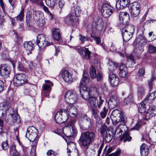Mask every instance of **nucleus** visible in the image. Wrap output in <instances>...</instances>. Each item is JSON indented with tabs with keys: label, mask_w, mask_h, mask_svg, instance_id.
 I'll return each mask as SVG.
<instances>
[{
	"label": "nucleus",
	"mask_w": 156,
	"mask_h": 156,
	"mask_svg": "<svg viewBox=\"0 0 156 156\" xmlns=\"http://www.w3.org/2000/svg\"><path fill=\"white\" fill-rule=\"evenodd\" d=\"M75 122V120L74 119H70L68 121V125L62 129V131L66 136L65 139L67 143L68 148L70 147L71 145H74V143L71 141L70 138H74L77 135V130L74 126Z\"/></svg>",
	"instance_id": "obj_1"
},
{
	"label": "nucleus",
	"mask_w": 156,
	"mask_h": 156,
	"mask_svg": "<svg viewBox=\"0 0 156 156\" xmlns=\"http://www.w3.org/2000/svg\"><path fill=\"white\" fill-rule=\"evenodd\" d=\"M90 79L86 71H84L82 80L79 86L80 95L85 100H88L92 96L90 92L86 86L89 82Z\"/></svg>",
	"instance_id": "obj_2"
},
{
	"label": "nucleus",
	"mask_w": 156,
	"mask_h": 156,
	"mask_svg": "<svg viewBox=\"0 0 156 156\" xmlns=\"http://www.w3.org/2000/svg\"><path fill=\"white\" fill-rule=\"evenodd\" d=\"M95 138L94 133L91 132L87 131L82 133L79 139V143L83 148L87 149L90 144L94 142Z\"/></svg>",
	"instance_id": "obj_3"
},
{
	"label": "nucleus",
	"mask_w": 156,
	"mask_h": 156,
	"mask_svg": "<svg viewBox=\"0 0 156 156\" xmlns=\"http://www.w3.org/2000/svg\"><path fill=\"white\" fill-rule=\"evenodd\" d=\"M91 92H93L94 96H92L88 100L89 105L91 107H98V108H100L102 107L104 100L102 99L101 96L99 97L98 100L96 98V96L98 94V92L97 88H94Z\"/></svg>",
	"instance_id": "obj_4"
},
{
	"label": "nucleus",
	"mask_w": 156,
	"mask_h": 156,
	"mask_svg": "<svg viewBox=\"0 0 156 156\" xmlns=\"http://www.w3.org/2000/svg\"><path fill=\"white\" fill-rule=\"evenodd\" d=\"M65 109L63 110L64 112L66 114L67 118V119L68 121L70 119H75V117L77 114V111L76 108L73 105V104H67Z\"/></svg>",
	"instance_id": "obj_5"
},
{
	"label": "nucleus",
	"mask_w": 156,
	"mask_h": 156,
	"mask_svg": "<svg viewBox=\"0 0 156 156\" xmlns=\"http://www.w3.org/2000/svg\"><path fill=\"white\" fill-rule=\"evenodd\" d=\"M36 43L39 48H44L51 45L52 43L50 42L48 37H45L42 34L38 35L37 38Z\"/></svg>",
	"instance_id": "obj_6"
},
{
	"label": "nucleus",
	"mask_w": 156,
	"mask_h": 156,
	"mask_svg": "<svg viewBox=\"0 0 156 156\" xmlns=\"http://www.w3.org/2000/svg\"><path fill=\"white\" fill-rule=\"evenodd\" d=\"M147 42L145 37L143 36H138L134 41L135 44H136V48L135 50L136 52L140 53L143 51L142 46L146 45Z\"/></svg>",
	"instance_id": "obj_7"
},
{
	"label": "nucleus",
	"mask_w": 156,
	"mask_h": 156,
	"mask_svg": "<svg viewBox=\"0 0 156 156\" xmlns=\"http://www.w3.org/2000/svg\"><path fill=\"white\" fill-rule=\"evenodd\" d=\"M27 80L25 74H18L15 75L13 80V84L15 86H19L27 83Z\"/></svg>",
	"instance_id": "obj_8"
},
{
	"label": "nucleus",
	"mask_w": 156,
	"mask_h": 156,
	"mask_svg": "<svg viewBox=\"0 0 156 156\" xmlns=\"http://www.w3.org/2000/svg\"><path fill=\"white\" fill-rule=\"evenodd\" d=\"M65 100L68 104H73L77 99L76 92L74 90H69L66 92L65 94Z\"/></svg>",
	"instance_id": "obj_9"
},
{
	"label": "nucleus",
	"mask_w": 156,
	"mask_h": 156,
	"mask_svg": "<svg viewBox=\"0 0 156 156\" xmlns=\"http://www.w3.org/2000/svg\"><path fill=\"white\" fill-rule=\"evenodd\" d=\"M37 129L33 126L29 127L27 129L25 136L30 141H33L37 135Z\"/></svg>",
	"instance_id": "obj_10"
},
{
	"label": "nucleus",
	"mask_w": 156,
	"mask_h": 156,
	"mask_svg": "<svg viewBox=\"0 0 156 156\" xmlns=\"http://www.w3.org/2000/svg\"><path fill=\"white\" fill-rule=\"evenodd\" d=\"M120 121L123 124L119 125L115 131V134L117 136V137L122 135V133L123 132V129L126 128L125 124L127 121V118L124 116L122 114V116H120Z\"/></svg>",
	"instance_id": "obj_11"
},
{
	"label": "nucleus",
	"mask_w": 156,
	"mask_h": 156,
	"mask_svg": "<svg viewBox=\"0 0 156 156\" xmlns=\"http://www.w3.org/2000/svg\"><path fill=\"white\" fill-rule=\"evenodd\" d=\"M113 8L106 4H103L101 8V12L103 16L107 18L109 17L114 12Z\"/></svg>",
	"instance_id": "obj_12"
},
{
	"label": "nucleus",
	"mask_w": 156,
	"mask_h": 156,
	"mask_svg": "<svg viewBox=\"0 0 156 156\" xmlns=\"http://www.w3.org/2000/svg\"><path fill=\"white\" fill-rule=\"evenodd\" d=\"M33 15L34 19L37 21V24L39 26L43 27L45 23V21L43 13L36 11L33 10Z\"/></svg>",
	"instance_id": "obj_13"
},
{
	"label": "nucleus",
	"mask_w": 156,
	"mask_h": 156,
	"mask_svg": "<svg viewBox=\"0 0 156 156\" xmlns=\"http://www.w3.org/2000/svg\"><path fill=\"white\" fill-rule=\"evenodd\" d=\"M140 9V3L137 2H134L130 5L129 11L133 16L136 17L139 14Z\"/></svg>",
	"instance_id": "obj_14"
},
{
	"label": "nucleus",
	"mask_w": 156,
	"mask_h": 156,
	"mask_svg": "<svg viewBox=\"0 0 156 156\" xmlns=\"http://www.w3.org/2000/svg\"><path fill=\"white\" fill-rule=\"evenodd\" d=\"M104 23L103 20L100 17H98L95 21L94 24L92 25V31L94 32L95 31H100L103 27Z\"/></svg>",
	"instance_id": "obj_15"
},
{
	"label": "nucleus",
	"mask_w": 156,
	"mask_h": 156,
	"mask_svg": "<svg viewBox=\"0 0 156 156\" xmlns=\"http://www.w3.org/2000/svg\"><path fill=\"white\" fill-rule=\"evenodd\" d=\"M122 114V112L118 109L114 110L112 112L111 119L113 124H116L120 122V117Z\"/></svg>",
	"instance_id": "obj_16"
},
{
	"label": "nucleus",
	"mask_w": 156,
	"mask_h": 156,
	"mask_svg": "<svg viewBox=\"0 0 156 156\" xmlns=\"http://www.w3.org/2000/svg\"><path fill=\"white\" fill-rule=\"evenodd\" d=\"M0 75L4 78L8 77L10 73V70L9 67L6 65H0Z\"/></svg>",
	"instance_id": "obj_17"
},
{
	"label": "nucleus",
	"mask_w": 156,
	"mask_h": 156,
	"mask_svg": "<svg viewBox=\"0 0 156 156\" xmlns=\"http://www.w3.org/2000/svg\"><path fill=\"white\" fill-rule=\"evenodd\" d=\"M119 20L120 23L123 25L129 23V18L126 12H121L119 14Z\"/></svg>",
	"instance_id": "obj_18"
},
{
	"label": "nucleus",
	"mask_w": 156,
	"mask_h": 156,
	"mask_svg": "<svg viewBox=\"0 0 156 156\" xmlns=\"http://www.w3.org/2000/svg\"><path fill=\"white\" fill-rule=\"evenodd\" d=\"M61 73L62 76L66 82L71 83L73 81L72 75L68 71L66 70H62Z\"/></svg>",
	"instance_id": "obj_19"
},
{
	"label": "nucleus",
	"mask_w": 156,
	"mask_h": 156,
	"mask_svg": "<svg viewBox=\"0 0 156 156\" xmlns=\"http://www.w3.org/2000/svg\"><path fill=\"white\" fill-rule=\"evenodd\" d=\"M156 115V106L151 105L148 109L147 112H146L145 120L149 119L150 117H152Z\"/></svg>",
	"instance_id": "obj_20"
},
{
	"label": "nucleus",
	"mask_w": 156,
	"mask_h": 156,
	"mask_svg": "<svg viewBox=\"0 0 156 156\" xmlns=\"http://www.w3.org/2000/svg\"><path fill=\"white\" fill-rule=\"evenodd\" d=\"M74 49L77 51L81 55L84 56V52L86 57L90 58L91 52L89 50L88 48H85L83 50L80 47H75Z\"/></svg>",
	"instance_id": "obj_21"
},
{
	"label": "nucleus",
	"mask_w": 156,
	"mask_h": 156,
	"mask_svg": "<svg viewBox=\"0 0 156 156\" xmlns=\"http://www.w3.org/2000/svg\"><path fill=\"white\" fill-rule=\"evenodd\" d=\"M109 79L111 86L113 87H117L119 84V78L114 73L109 74Z\"/></svg>",
	"instance_id": "obj_22"
},
{
	"label": "nucleus",
	"mask_w": 156,
	"mask_h": 156,
	"mask_svg": "<svg viewBox=\"0 0 156 156\" xmlns=\"http://www.w3.org/2000/svg\"><path fill=\"white\" fill-rule=\"evenodd\" d=\"M129 3V0H118L116 4L117 9L120 10L127 7Z\"/></svg>",
	"instance_id": "obj_23"
},
{
	"label": "nucleus",
	"mask_w": 156,
	"mask_h": 156,
	"mask_svg": "<svg viewBox=\"0 0 156 156\" xmlns=\"http://www.w3.org/2000/svg\"><path fill=\"white\" fill-rule=\"evenodd\" d=\"M63 111L62 109H60L55 114V121L56 122L58 123H62L65 122L66 120H64L62 117V113Z\"/></svg>",
	"instance_id": "obj_24"
},
{
	"label": "nucleus",
	"mask_w": 156,
	"mask_h": 156,
	"mask_svg": "<svg viewBox=\"0 0 156 156\" xmlns=\"http://www.w3.org/2000/svg\"><path fill=\"white\" fill-rule=\"evenodd\" d=\"M115 135L117 138H118L119 137H120V140L123 141L124 142H125L127 141H129L131 140L132 139V137L129 136V133L128 132H125V133H123V135H122V134L120 136L118 137L117 136H116L115 134Z\"/></svg>",
	"instance_id": "obj_25"
},
{
	"label": "nucleus",
	"mask_w": 156,
	"mask_h": 156,
	"mask_svg": "<svg viewBox=\"0 0 156 156\" xmlns=\"http://www.w3.org/2000/svg\"><path fill=\"white\" fill-rule=\"evenodd\" d=\"M33 44L31 41H26L24 42V47L27 51H28L27 52L28 55L31 53V51L33 48Z\"/></svg>",
	"instance_id": "obj_26"
},
{
	"label": "nucleus",
	"mask_w": 156,
	"mask_h": 156,
	"mask_svg": "<svg viewBox=\"0 0 156 156\" xmlns=\"http://www.w3.org/2000/svg\"><path fill=\"white\" fill-rule=\"evenodd\" d=\"M122 33L123 40L127 42L129 41L132 37L133 34L127 32V30L125 29H122Z\"/></svg>",
	"instance_id": "obj_27"
},
{
	"label": "nucleus",
	"mask_w": 156,
	"mask_h": 156,
	"mask_svg": "<svg viewBox=\"0 0 156 156\" xmlns=\"http://www.w3.org/2000/svg\"><path fill=\"white\" fill-rule=\"evenodd\" d=\"M108 70L110 73L109 74L113 73V72L118 67V64L111 60L109 61L108 64Z\"/></svg>",
	"instance_id": "obj_28"
},
{
	"label": "nucleus",
	"mask_w": 156,
	"mask_h": 156,
	"mask_svg": "<svg viewBox=\"0 0 156 156\" xmlns=\"http://www.w3.org/2000/svg\"><path fill=\"white\" fill-rule=\"evenodd\" d=\"M52 33L53 37L56 40L58 41L61 38V34L58 29H54Z\"/></svg>",
	"instance_id": "obj_29"
},
{
	"label": "nucleus",
	"mask_w": 156,
	"mask_h": 156,
	"mask_svg": "<svg viewBox=\"0 0 156 156\" xmlns=\"http://www.w3.org/2000/svg\"><path fill=\"white\" fill-rule=\"evenodd\" d=\"M0 109L3 111V112L2 113V115L5 113L6 114L8 112H9V110H12V108L9 107L6 103H3L1 104Z\"/></svg>",
	"instance_id": "obj_30"
},
{
	"label": "nucleus",
	"mask_w": 156,
	"mask_h": 156,
	"mask_svg": "<svg viewBox=\"0 0 156 156\" xmlns=\"http://www.w3.org/2000/svg\"><path fill=\"white\" fill-rule=\"evenodd\" d=\"M140 154L142 156H147L148 154V149L147 146L143 144L140 148Z\"/></svg>",
	"instance_id": "obj_31"
},
{
	"label": "nucleus",
	"mask_w": 156,
	"mask_h": 156,
	"mask_svg": "<svg viewBox=\"0 0 156 156\" xmlns=\"http://www.w3.org/2000/svg\"><path fill=\"white\" fill-rule=\"evenodd\" d=\"M109 107L111 109H113L117 105L118 103L113 97H111L108 103Z\"/></svg>",
	"instance_id": "obj_32"
},
{
	"label": "nucleus",
	"mask_w": 156,
	"mask_h": 156,
	"mask_svg": "<svg viewBox=\"0 0 156 156\" xmlns=\"http://www.w3.org/2000/svg\"><path fill=\"white\" fill-rule=\"evenodd\" d=\"M45 82L46 83V84H43V87L44 93H45L46 91L50 89L51 86H53V83L49 80H46Z\"/></svg>",
	"instance_id": "obj_33"
},
{
	"label": "nucleus",
	"mask_w": 156,
	"mask_h": 156,
	"mask_svg": "<svg viewBox=\"0 0 156 156\" xmlns=\"http://www.w3.org/2000/svg\"><path fill=\"white\" fill-rule=\"evenodd\" d=\"M125 25V27L122 29H125L127 30V32L133 34V33L134 31V26L132 24H128V23L127 24L124 25Z\"/></svg>",
	"instance_id": "obj_34"
},
{
	"label": "nucleus",
	"mask_w": 156,
	"mask_h": 156,
	"mask_svg": "<svg viewBox=\"0 0 156 156\" xmlns=\"http://www.w3.org/2000/svg\"><path fill=\"white\" fill-rule=\"evenodd\" d=\"M24 9L22 8L20 14L14 18L16 20L20 21H22L23 20L24 17Z\"/></svg>",
	"instance_id": "obj_35"
},
{
	"label": "nucleus",
	"mask_w": 156,
	"mask_h": 156,
	"mask_svg": "<svg viewBox=\"0 0 156 156\" xmlns=\"http://www.w3.org/2000/svg\"><path fill=\"white\" fill-rule=\"evenodd\" d=\"M145 101H142L140 104V106L138 108V111L141 113H144L145 116L146 112H145V105L144 103Z\"/></svg>",
	"instance_id": "obj_36"
},
{
	"label": "nucleus",
	"mask_w": 156,
	"mask_h": 156,
	"mask_svg": "<svg viewBox=\"0 0 156 156\" xmlns=\"http://www.w3.org/2000/svg\"><path fill=\"white\" fill-rule=\"evenodd\" d=\"M156 98V92L151 93L148 97L147 100L149 103H152Z\"/></svg>",
	"instance_id": "obj_37"
},
{
	"label": "nucleus",
	"mask_w": 156,
	"mask_h": 156,
	"mask_svg": "<svg viewBox=\"0 0 156 156\" xmlns=\"http://www.w3.org/2000/svg\"><path fill=\"white\" fill-rule=\"evenodd\" d=\"M78 18L79 16H76L75 15L73 11L72 12L69 17V18L71 21L76 23L78 21Z\"/></svg>",
	"instance_id": "obj_38"
},
{
	"label": "nucleus",
	"mask_w": 156,
	"mask_h": 156,
	"mask_svg": "<svg viewBox=\"0 0 156 156\" xmlns=\"http://www.w3.org/2000/svg\"><path fill=\"white\" fill-rule=\"evenodd\" d=\"M90 75L91 78L93 79L96 78V71L95 68L92 66L90 69Z\"/></svg>",
	"instance_id": "obj_39"
},
{
	"label": "nucleus",
	"mask_w": 156,
	"mask_h": 156,
	"mask_svg": "<svg viewBox=\"0 0 156 156\" xmlns=\"http://www.w3.org/2000/svg\"><path fill=\"white\" fill-rule=\"evenodd\" d=\"M57 1L55 0H45L46 5L51 8H53L56 5Z\"/></svg>",
	"instance_id": "obj_40"
},
{
	"label": "nucleus",
	"mask_w": 156,
	"mask_h": 156,
	"mask_svg": "<svg viewBox=\"0 0 156 156\" xmlns=\"http://www.w3.org/2000/svg\"><path fill=\"white\" fill-rule=\"evenodd\" d=\"M75 15L77 16H80L81 13V10L80 7L78 6H76L74 8V11H73Z\"/></svg>",
	"instance_id": "obj_41"
},
{
	"label": "nucleus",
	"mask_w": 156,
	"mask_h": 156,
	"mask_svg": "<svg viewBox=\"0 0 156 156\" xmlns=\"http://www.w3.org/2000/svg\"><path fill=\"white\" fill-rule=\"evenodd\" d=\"M108 111V109H106L105 107L103 108L102 110L101 111L100 113L101 116L102 118H104L106 117Z\"/></svg>",
	"instance_id": "obj_42"
},
{
	"label": "nucleus",
	"mask_w": 156,
	"mask_h": 156,
	"mask_svg": "<svg viewBox=\"0 0 156 156\" xmlns=\"http://www.w3.org/2000/svg\"><path fill=\"white\" fill-rule=\"evenodd\" d=\"M9 113L11 115L12 118L14 122H15L19 119V116L17 113H16V112H15V113L14 112L13 113H10V112H9Z\"/></svg>",
	"instance_id": "obj_43"
},
{
	"label": "nucleus",
	"mask_w": 156,
	"mask_h": 156,
	"mask_svg": "<svg viewBox=\"0 0 156 156\" xmlns=\"http://www.w3.org/2000/svg\"><path fill=\"white\" fill-rule=\"evenodd\" d=\"M107 127L106 125L104 124L102 125L100 128L101 133L102 136H103L107 131Z\"/></svg>",
	"instance_id": "obj_44"
},
{
	"label": "nucleus",
	"mask_w": 156,
	"mask_h": 156,
	"mask_svg": "<svg viewBox=\"0 0 156 156\" xmlns=\"http://www.w3.org/2000/svg\"><path fill=\"white\" fill-rule=\"evenodd\" d=\"M92 115L94 118L96 119H97L99 118V112L97 109H92Z\"/></svg>",
	"instance_id": "obj_45"
},
{
	"label": "nucleus",
	"mask_w": 156,
	"mask_h": 156,
	"mask_svg": "<svg viewBox=\"0 0 156 156\" xmlns=\"http://www.w3.org/2000/svg\"><path fill=\"white\" fill-rule=\"evenodd\" d=\"M135 59H128L127 64L130 67H132L135 64Z\"/></svg>",
	"instance_id": "obj_46"
},
{
	"label": "nucleus",
	"mask_w": 156,
	"mask_h": 156,
	"mask_svg": "<svg viewBox=\"0 0 156 156\" xmlns=\"http://www.w3.org/2000/svg\"><path fill=\"white\" fill-rule=\"evenodd\" d=\"M148 35L149 37H151V41H152L156 39V33L155 32L151 31L149 32Z\"/></svg>",
	"instance_id": "obj_47"
},
{
	"label": "nucleus",
	"mask_w": 156,
	"mask_h": 156,
	"mask_svg": "<svg viewBox=\"0 0 156 156\" xmlns=\"http://www.w3.org/2000/svg\"><path fill=\"white\" fill-rule=\"evenodd\" d=\"M2 147L3 150H7L9 147L7 141L2 142Z\"/></svg>",
	"instance_id": "obj_48"
},
{
	"label": "nucleus",
	"mask_w": 156,
	"mask_h": 156,
	"mask_svg": "<svg viewBox=\"0 0 156 156\" xmlns=\"http://www.w3.org/2000/svg\"><path fill=\"white\" fill-rule=\"evenodd\" d=\"M145 73V71L144 68V67H142L138 71L137 74L140 76H142L144 75Z\"/></svg>",
	"instance_id": "obj_49"
},
{
	"label": "nucleus",
	"mask_w": 156,
	"mask_h": 156,
	"mask_svg": "<svg viewBox=\"0 0 156 156\" xmlns=\"http://www.w3.org/2000/svg\"><path fill=\"white\" fill-rule=\"evenodd\" d=\"M119 76L122 77H125L127 75V70H119Z\"/></svg>",
	"instance_id": "obj_50"
},
{
	"label": "nucleus",
	"mask_w": 156,
	"mask_h": 156,
	"mask_svg": "<svg viewBox=\"0 0 156 156\" xmlns=\"http://www.w3.org/2000/svg\"><path fill=\"white\" fill-rule=\"evenodd\" d=\"M155 78H156L155 76L154 75H153L151 79L150 80V81L149 82H148V84L149 87V88L150 89H151L152 87V82L155 80Z\"/></svg>",
	"instance_id": "obj_51"
},
{
	"label": "nucleus",
	"mask_w": 156,
	"mask_h": 156,
	"mask_svg": "<svg viewBox=\"0 0 156 156\" xmlns=\"http://www.w3.org/2000/svg\"><path fill=\"white\" fill-rule=\"evenodd\" d=\"M144 89L143 87H139L138 91V95L140 96L142 95L144 93Z\"/></svg>",
	"instance_id": "obj_52"
},
{
	"label": "nucleus",
	"mask_w": 156,
	"mask_h": 156,
	"mask_svg": "<svg viewBox=\"0 0 156 156\" xmlns=\"http://www.w3.org/2000/svg\"><path fill=\"white\" fill-rule=\"evenodd\" d=\"M148 51L150 53H154L156 52V47L152 45H150L148 48Z\"/></svg>",
	"instance_id": "obj_53"
},
{
	"label": "nucleus",
	"mask_w": 156,
	"mask_h": 156,
	"mask_svg": "<svg viewBox=\"0 0 156 156\" xmlns=\"http://www.w3.org/2000/svg\"><path fill=\"white\" fill-rule=\"evenodd\" d=\"M121 150L118 149L114 153H112L110 155H108L107 156H119V155L121 153Z\"/></svg>",
	"instance_id": "obj_54"
},
{
	"label": "nucleus",
	"mask_w": 156,
	"mask_h": 156,
	"mask_svg": "<svg viewBox=\"0 0 156 156\" xmlns=\"http://www.w3.org/2000/svg\"><path fill=\"white\" fill-rule=\"evenodd\" d=\"M1 57L3 58H8L9 57V54L7 51H4L1 54Z\"/></svg>",
	"instance_id": "obj_55"
},
{
	"label": "nucleus",
	"mask_w": 156,
	"mask_h": 156,
	"mask_svg": "<svg viewBox=\"0 0 156 156\" xmlns=\"http://www.w3.org/2000/svg\"><path fill=\"white\" fill-rule=\"evenodd\" d=\"M47 154L48 156H56L57 153H56L54 151L52 150H49L47 152Z\"/></svg>",
	"instance_id": "obj_56"
},
{
	"label": "nucleus",
	"mask_w": 156,
	"mask_h": 156,
	"mask_svg": "<svg viewBox=\"0 0 156 156\" xmlns=\"http://www.w3.org/2000/svg\"><path fill=\"white\" fill-rule=\"evenodd\" d=\"M30 17L29 15H27L26 16V22L27 25L28 27L30 26Z\"/></svg>",
	"instance_id": "obj_57"
},
{
	"label": "nucleus",
	"mask_w": 156,
	"mask_h": 156,
	"mask_svg": "<svg viewBox=\"0 0 156 156\" xmlns=\"http://www.w3.org/2000/svg\"><path fill=\"white\" fill-rule=\"evenodd\" d=\"M79 36L80 37V39L82 42H83L85 41H87L89 39V38L88 37L83 36L81 35H80Z\"/></svg>",
	"instance_id": "obj_58"
},
{
	"label": "nucleus",
	"mask_w": 156,
	"mask_h": 156,
	"mask_svg": "<svg viewBox=\"0 0 156 156\" xmlns=\"http://www.w3.org/2000/svg\"><path fill=\"white\" fill-rule=\"evenodd\" d=\"M95 65L97 67H100V61L99 59H94V61Z\"/></svg>",
	"instance_id": "obj_59"
},
{
	"label": "nucleus",
	"mask_w": 156,
	"mask_h": 156,
	"mask_svg": "<svg viewBox=\"0 0 156 156\" xmlns=\"http://www.w3.org/2000/svg\"><path fill=\"white\" fill-rule=\"evenodd\" d=\"M132 98V96H129L128 98H126L124 100V103L126 104H127L128 102H129L130 101H131V99Z\"/></svg>",
	"instance_id": "obj_60"
},
{
	"label": "nucleus",
	"mask_w": 156,
	"mask_h": 156,
	"mask_svg": "<svg viewBox=\"0 0 156 156\" xmlns=\"http://www.w3.org/2000/svg\"><path fill=\"white\" fill-rule=\"evenodd\" d=\"M40 5L42 6V8L47 13H48L50 11L48 10L47 7L44 5L42 2H40Z\"/></svg>",
	"instance_id": "obj_61"
},
{
	"label": "nucleus",
	"mask_w": 156,
	"mask_h": 156,
	"mask_svg": "<svg viewBox=\"0 0 156 156\" xmlns=\"http://www.w3.org/2000/svg\"><path fill=\"white\" fill-rule=\"evenodd\" d=\"M102 76V74L100 73H98L97 74H96V77L97 80L98 81H99L101 80Z\"/></svg>",
	"instance_id": "obj_62"
},
{
	"label": "nucleus",
	"mask_w": 156,
	"mask_h": 156,
	"mask_svg": "<svg viewBox=\"0 0 156 156\" xmlns=\"http://www.w3.org/2000/svg\"><path fill=\"white\" fill-rule=\"evenodd\" d=\"M16 42L17 44H20L22 42V38L19 36H17L16 37Z\"/></svg>",
	"instance_id": "obj_63"
},
{
	"label": "nucleus",
	"mask_w": 156,
	"mask_h": 156,
	"mask_svg": "<svg viewBox=\"0 0 156 156\" xmlns=\"http://www.w3.org/2000/svg\"><path fill=\"white\" fill-rule=\"evenodd\" d=\"M127 70L126 67L124 64L123 63H121L119 67V70Z\"/></svg>",
	"instance_id": "obj_64"
}]
</instances>
